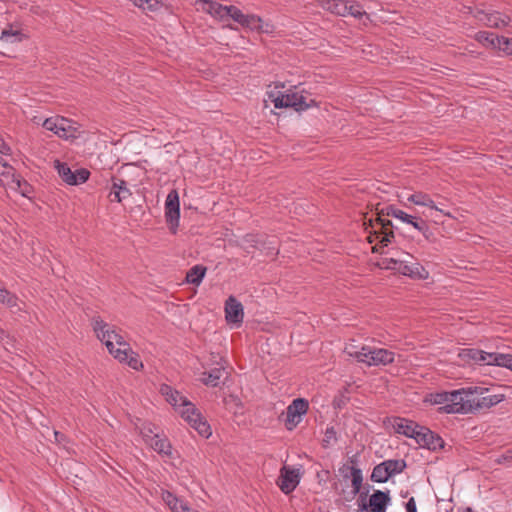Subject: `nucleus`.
I'll return each instance as SVG.
<instances>
[{
	"instance_id": "32",
	"label": "nucleus",
	"mask_w": 512,
	"mask_h": 512,
	"mask_svg": "<svg viewBox=\"0 0 512 512\" xmlns=\"http://www.w3.org/2000/svg\"><path fill=\"white\" fill-rule=\"evenodd\" d=\"M56 169L59 176L62 178L64 182L71 185L75 183L74 172L70 169V167L66 163H61L59 161L56 162Z\"/></svg>"
},
{
	"instance_id": "2",
	"label": "nucleus",
	"mask_w": 512,
	"mask_h": 512,
	"mask_svg": "<svg viewBox=\"0 0 512 512\" xmlns=\"http://www.w3.org/2000/svg\"><path fill=\"white\" fill-rule=\"evenodd\" d=\"M160 393L165 397L166 401L181 414V417L202 437L208 438L211 436L212 431L210 425L194 404L185 396L167 384L161 385Z\"/></svg>"
},
{
	"instance_id": "7",
	"label": "nucleus",
	"mask_w": 512,
	"mask_h": 512,
	"mask_svg": "<svg viewBox=\"0 0 512 512\" xmlns=\"http://www.w3.org/2000/svg\"><path fill=\"white\" fill-rule=\"evenodd\" d=\"M371 226L373 228V234L370 233L368 236V241L370 243L378 241L376 246L373 247V251L378 252V245H381V247H386L391 242V239L394 237L391 228L394 226L390 220L383 219L381 217H378L376 219V224H371Z\"/></svg>"
},
{
	"instance_id": "18",
	"label": "nucleus",
	"mask_w": 512,
	"mask_h": 512,
	"mask_svg": "<svg viewBox=\"0 0 512 512\" xmlns=\"http://www.w3.org/2000/svg\"><path fill=\"white\" fill-rule=\"evenodd\" d=\"M389 422L396 433L416 439V425L413 421L402 417H393Z\"/></svg>"
},
{
	"instance_id": "4",
	"label": "nucleus",
	"mask_w": 512,
	"mask_h": 512,
	"mask_svg": "<svg viewBox=\"0 0 512 512\" xmlns=\"http://www.w3.org/2000/svg\"><path fill=\"white\" fill-rule=\"evenodd\" d=\"M345 350L349 356L369 366L387 365L394 360V353L387 349L363 346L360 350H355L354 347L351 346L346 347Z\"/></svg>"
},
{
	"instance_id": "40",
	"label": "nucleus",
	"mask_w": 512,
	"mask_h": 512,
	"mask_svg": "<svg viewBox=\"0 0 512 512\" xmlns=\"http://www.w3.org/2000/svg\"><path fill=\"white\" fill-rule=\"evenodd\" d=\"M495 461L499 464L503 465H512V448H509L505 451H503L496 459Z\"/></svg>"
},
{
	"instance_id": "10",
	"label": "nucleus",
	"mask_w": 512,
	"mask_h": 512,
	"mask_svg": "<svg viewBox=\"0 0 512 512\" xmlns=\"http://www.w3.org/2000/svg\"><path fill=\"white\" fill-rule=\"evenodd\" d=\"M406 468L403 459H388L374 467L370 480H389Z\"/></svg>"
},
{
	"instance_id": "46",
	"label": "nucleus",
	"mask_w": 512,
	"mask_h": 512,
	"mask_svg": "<svg viewBox=\"0 0 512 512\" xmlns=\"http://www.w3.org/2000/svg\"><path fill=\"white\" fill-rule=\"evenodd\" d=\"M407 512H416V502L413 497H411L406 504Z\"/></svg>"
},
{
	"instance_id": "20",
	"label": "nucleus",
	"mask_w": 512,
	"mask_h": 512,
	"mask_svg": "<svg viewBox=\"0 0 512 512\" xmlns=\"http://www.w3.org/2000/svg\"><path fill=\"white\" fill-rule=\"evenodd\" d=\"M161 497L172 512H197L192 510L184 500L167 490L162 491Z\"/></svg>"
},
{
	"instance_id": "42",
	"label": "nucleus",
	"mask_w": 512,
	"mask_h": 512,
	"mask_svg": "<svg viewBox=\"0 0 512 512\" xmlns=\"http://www.w3.org/2000/svg\"><path fill=\"white\" fill-rule=\"evenodd\" d=\"M279 484V488L281 489V491L285 494H289L291 492H293L297 485L299 484V482H277Z\"/></svg>"
},
{
	"instance_id": "9",
	"label": "nucleus",
	"mask_w": 512,
	"mask_h": 512,
	"mask_svg": "<svg viewBox=\"0 0 512 512\" xmlns=\"http://www.w3.org/2000/svg\"><path fill=\"white\" fill-rule=\"evenodd\" d=\"M390 502L389 492L376 490L366 502V496L361 494L357 499L360 512H386L388 503Z\"/></svg>"
},
{
	"instance_id": "33",
	"label": "nucleus",
	"mask_w": 512,
	"mask_h": 512,
	"mask_svg": "<svg viewBox=\"0 0 512 512\" xmlns=\"http://www.w3.org/2000/svg\"><path fill=\"white\" fill-rule=\"evenodd\" d=\"M498 36L493 33L482 31L477 33L476 40L486 47L496 48Z\"/></svg>"
},
{
	"instance_id": "22",
	"label": "nucleus",
	"mask_w": 512,
	"mask_h": 512,
	"mask_svg": "<svg viewBox=\"0 0 512 512\" xmlns=\"http://www.w3.org/2000/svg\"><path fill=\"white\" fill-rule=\"evenodd\" d=\"M417 205L418 207L421 206L424 208V210L421 212L418 210V214H422L426 218L430 217L434 222H438L440 215L442 214V210L435 207L431 200H429L426 196L418 195Z\"/></svg>"
},
{
	"instance_id": "3",
	"label": "nucleus",
	"mask_w": 512,
	"mask_h": 512,
	"mask_svg": "<svg viewBox=\"0 0 512 512\" xmlns=\"http://www.w3.org/2000/svg\"><path fill=\"white\" fill-rule=\"evenodd\" d=\"M488 388L483 386H469L450 392L447 406L439 407L448 414H468L476 412V395H484Z\"/></svg>"
},
{
	"instance_id": "13",
	"label": "nucleus",
	"mask_w": 512,
	"mask_h": 512,
	"mask_svg": "<svg viewBox=\"0 0 512 512\" xmlns=\"http://www.w3.org/2000/svg\"><path fill=\"white\" fill-rule=\"evenodd\" d=\"M309 403L304 398H297L286 409L285 425L288 430H293L307 413Z\"/></svg>"
},
{
	"instance_id": "36",
	"label": "nucleus",
	"mask_w": 512,
	"mask_h": 512,
	"mask_svg": "<svg viewBox=\"0 0 512 512\" xmlns=\"http://www.w3.org/2000/svg\"><path fill=\"white\" fill-rule=\"evenodd\" d=\"M301 471L298 468H288L284 466L281 469V475L279 480H298L301 478Z\"/></svg>"
},
{
	"instance_id": "5",
	"label": "nucleus",
	"mask_w": 512,
	"mask_h": 512,
	"mask_svg": "<svg viewBox=\"0 0 512 512\" xmlns=\"http://www.w3.org/2000/svg\"><path fill=\"white\" fill-rule=\"evenodd\" d=\"M41 125L46 130L53 132L59 138L65 140L76 138L79 134V125L61 116L46 118L42 121Z\"/></svg>"
},
{
	"instance_id": "16",
	"label": "nucleus",
	"mask_w": 512,
	"mask_h": 512,
	"mask_svg": "<svg viewBox=\"0 0 512 512\" xmlns=\"http://www.w3.org/2000/svg\"><path fill=\"white\" fill-rule=\"evenodd\" d=\"M8 154H0V183L8 188H20V179L15 175V169L4 160V156Z\"/></svg>"
},
{
	"instance_id": "43",
	"label": "nucleus",
	"mask_w": 512,
	"mask_h": 512,
	"mask_svg": "<svg viewBox=\"0 0 512 512\" xmlns=\"http://www.w3.org/2000/svg\"><path fill=\"white\" fill-rule=\"evenodd\" d=\"M333 441H336V431L334 427H327L325 430L323 442L325 445H328Z\"/></svg>"
},
{
	"instance_id": "38",
	"label": "nucleus",
	"mask_w": 512,
	"mask_h": 512,
	"mask_svg": "<svg viewBox=\"0 0 512 512\" xmlns=\"http://www.w3.org/2000/svg\"><path fill=\"white\" fill-rule=\"evenodd\" d=\"M495 49H499L505 53L512 54V39L499 37Z\"/></svg>"
},
{
	"instance_id": "25",
	"label": "nucleus",
	"mask_w": 512,
	"mask_h": 512,
	"mask_svg": "<svg viewBox=\"0 0 512 512\" xmlns=\"http://www.w3.org/2000/svg\"><path fill=\"white\" fill-rule=\"evenodd\" d=\"M26 38L21 29L9 26L2 30L0 41L7 44L20 43Z\"/></svg>"
},
{
	"instance_id": "34",
	"label": "nucleus",
	"mask_w": 512,
	"mask_h": 512,
	"mask_svg": "<svg viewBox=\"0 0 512 512\" xmlns=\"http://www.w3.org/2000/svg\"><path fill=\"white\" fill-rule=\"evenodd\" d=\"M262 19L254 14H246L242 22L243 27L251 30H260L262 28Z\"/></svg>"
},
{
	"instance_id": "31",
	"label": "nucleus",
	"mask_w": 512,
	"mask_h": 512,
	"mask_svg": "<svg viewBox=\"0 0 512 512\" xmlns=\"http://www.w3.org/2000/svg\"><path fill=\"white\" fill-rule=\"evenodd\" d=\"M206 273V268L202 265L193 266L186 274V281L188 283L199 285Z\"/></svg>"
},
{
	"instance_id": "45",
	"label": "nucleus",
	"mask_w": 512,
	"mask_h": 512,
	"mask_svg": "<svg viewBox=\"0 0 512 512\" xmlns=\"http://www.w3.org/2000/svg\"><path fill=\"white\" fill-rule=\"evenodd\" d=\"M14 190H19V192L23 195V196H27V193L29 192L30 190V186L24 181L22 183V181L20 180V188L16 187V188H13Z\"/></svg>"
},
{
	"instance_id": "37",
	"label": "nucleus",
	"mask_w": 512,
	"mask_h": 512,
	"mask_svg": "<svg viewBox=\"0 0 512 512\" xmlns=\"http://www.w3.org/2000/svg\"><path fill=\"white\" fill-rule=\"evenodd\" d=\"M246 14H244L239 8L234 5H229L228 19H232L238 24L242 25Z\"/></svg>"
},
{
	"instance_id": "26",
	"label": "nucleus",
	"mask_w": 512,
	"mask_h": 512,
	"mask_svg": "<svg viewBox=\"0 0 512 512\" xmlns=\"http://www.w3.org/2000/svg\"><path fill=\"white\" fill-rule=\"evenodd\" d=\"M458 364L472 365L479 363V350L475 348H462L457 354Z\"/></svg>"
},
{
	"instance_id": "50",
	"label": "nucleus",
	"mask_w": 512,
	"mask_h": 512,
	"mask_svg": "<svg viewBox=\"0 0 512 512\" xmlns=\"http://www.w3.org/2000/svg\"><path fill=\"white\" fill-rule=\"evenodd\" d=\"M363 482H352L353 491L355 493L359 492Z\"/></svg>"
},
{
	"instance_id": "12",
	"label": "nucleus",
	"mask_w": 512,
	"mask_h": 512,
	"mask_svg": "<svg viewBox=\"0 0 512 512\" xmlns=\"http://www.w3.org/2000/svg\"><path fill=\"white\" fill-rule=\"evenodd\" d=\"M212 358L216 366L204 371L200 380L206 386L217 387L222 379L227 377L228 372L226 362L221 357L212 356Z\"/></svg>"
},
{
	"instance_id": "29",
	"label": "nucleus",
	"mask_w": 512,
	"mask_h": 512,
	"mask_svg": "<svg viewBox=\"0 0 512 512\" xmlns=\"http://www.w3.org/2000/svg\"><path fill=\"white\" fill-rule=\"evenodd\" d=\"M479 363L484 365H494L499 366L503 359H505L504 353H495V352H485L483 350H479Z\"/></svg>"
},
{
	"instance_id": "30",
	"label": "nucleus",
	"mask_w": 512,
	"mask_h": 512,
	"mask_svg": "<svg viewBox=\"0 0 512 512\" xmlns=\"http://www.w3.org/2000/svg\"><path fill=\"white\" fill-rule=\"evenodd\" d=\"M450 399V392H436L427 394L423 403L429 405L447 406Z\"/></svg>"
},
{
	"instance_id": "19",
	"label": "nucleus",
	"mask_w": 512,
	"mask_h": 512,
	"mask_svg": "<svg viewBox=\"0 0 512 512\" xmlns=\"http://www.w3.org/2000/svg\"><path fill=\"white\" fill-rule=\"evenodd\" d=\"M476 18L488 27H504L507 25L508 18L499 12H484L480 11L477 13Z\"/></svg>"
},
{
	"instance_id": "41",
	"label": "nucleus",
	"mask_w": 512,
	"mask_h": 512,
	"mask_svg": "<svg viewBox=\"0 0 512 512\" xmlns=\"http://www.w3.org/2000/svg\"><path fill=\"white\" fill-rule=\"evenodd\" d=\"M89 171L86 169H78L74 172L75 183L71 185H79L85 183L89 178Z\"/></svg>"
},
{
	"instance_id": "48",
	"label": "nucleus",
	"mask_w": 512,
	"mask_h": 512,
	"mask_svg": "<svg viewBox=\"0 0 512 512\" xmlns=\"http://www.w3.org/2000/svg\"><path fill=\"white\" fill-rule=\"evenodd\" d=\"M402 273H403L404 275L412 276V275H413V273H414V270H413V268H412V267H410V266H408V265H405V266L403 267Z\"/></svg>"
},
{
	"instance_id": "14",
	"label": "nucleus",
	"mask_w": 512,
	"mask_h": 512,
	"mask_svg": "<svg viewBox=\"0 0 512 512\" xmlns=\"http://www.w3.org/2000/svg\"><path fill=\"white\" fill-rule=\"evenodd\" d=\"M225 319L229 325L239 327L244 319V308L234 296H229L225 301Z\"/></svg>"
},
{
	"instance_id": "52",
	"label": "nucleus",
	"mask_w": 512,
	"mask_h": 512,
	"mask_svg": "<svg viewBox=\"0 0 512 512\" xmlns=\"http://www.w3.org/2000/svg\"><path fill=\"white\" fill-rule=\"evenodd\" d=\"M414 197H415L414 195H411V196L409 197V200L414 201Z\"/></svg>"
},
{
	"instance_id": "1",
	"label": "nucleus",
	"mask_w": 512,
	"mask_h": 512,
	"mask_svg": "<svg viewBox=\"0 0 512 512\" xmlns=\"http://www.w3.org/2000/svg\"><path fill=\"white\" fill-rule=\"evenodd\" d=\"M92 327L97 338L106 346L108 352L118 362L136 371L143 368V363L138 353L132 350L130 344L115 326L108 324L100 317H94L92 319Z\"/></svg>"
},
{
	"instance_id": "39",
	"label": "nucleus",
	"mask_w": 512,
	"mask_h": 512,
	"mask_svg": "<svg viewBox=\"0 0 512 512\" xmlns=\"http://www.w3.org/2000/svg\"><path fill=\"white\" fill-rule=\"evenodd\" d=\"M17 298L6 289H0V302L12 307L16 305Z\"/></svg>"
},
{
	"instance_id": "51",
	"label": "nucleus",
	"mask_w": 512,
	"mask_h": 512,
	"mask_svg": "<svg viewBox=\"0 0 512 512\" xmlns=\"http://www.w3.org/2000/svg\"><path fill=\"white\" fill-rule=\"evenodd\" d=\"M54 435H55L56 441H61V439L63 438V435L58 431H55Z\"/></svg>"
},
{
	"instance_id": "47",
	"label": "nucleus",
	"mask_w": 512,
	"mask_h": 512,
	"mask_svg": "<svg viewBox=\"0 0 512 512\" xmlns=\"http://www.w3.org/2000/svg\"><path fill=\"white\" fill-rule=\"evenodd\" d=\"M10 147L5 144L2 138H0V154H9Z\"/></svg>"
},
{
	"instance_id": "49",
	"label": "nucleus",
	"mask_w": 512,
	"mask_h": 512,
	"mask_svg": "<svg viewBox=\"0 0 512 512\" xmlns=\"http://www.w3.org/2000/svg\"><path fill=\"white\" fill-rule=\"evenodd\" d=\"M428 275L429 273L424 268L421 271L418 269V279H427Z\"/></svg>"
},
{
	"instance_id": "11",
	"label": "nucleus",
	"mask_w": 512,
	"mask_h": 512,
	"mask_svg": "<svg viewBox=\"0 0 512 512\" xmlns=\"http://www.w3.org/2000/svg\"><path fill=\"white\" fill-rule=\"evenodd\" d=\"M165 218L172 233H176L179 226L180 202L176 190H171L165 200Z\"/></svg>"
},
{
	"instance_id": "27",
	"label": "nucleus",
	"mask_w": 512,
	"mask_h": 512,
	"mask_svg": "<svg viewBox=\"0 0 512 512\" xmlns=\"http://www.w3.org/2000/svg\"><path fill=\"white\" fill-rule=\"evenodd\" d=\"M481 396L482 397H479V398L476 397V401H475L476 411L483 409V408L493 407L505 399L504 394H492V395H487V396H483V395H481Z\"/></svg>"
},
{
	"instance_id": "28",
	"label": "nucleus",
	"mask_w": 512,
	"mask_h": 512,
	"mask_svg": "<svg viewBox=\"0 0 512 512\" xmlns=\"http://www.w3.org/2000/svg\"><path fill=\"white\" fill-rule=\"evenodd\" d=\"M387 215L393 216L396 220L403 224L410 225L414 228H416V217L406 213L405 211L396 208V207H389L387 209Z\"/></svg>"
},
{
	"instance_id": "17",
	"label": "nucleus",
	"mask_w": 512,
	"mask_h": 512,
	"mask_svg": "<svg viewBox=\"0 0 512 512\" xmlns=\"http://www.w3.org/2000/svg\"><path fill=\"white\" fill-rule=\"evenodd\" d=\"M199 5L204 12L210 14L213 18L219 21L228 20L229 6L212 0H200Z\"/></svg>"
},
{
	"instance_id": "8",
	"label": "nucleus",
	"mask_w": 512,
	"mask_h": 512,
	"mask_svg": "<svg viewBox=\"0 0 512 512\" xmlns=\"http://www.w3.org/2000/svg\"><path fill=\"white\" fill-rule=\"evenodd\" d=\"M144 441L163 458H173V448L165 436L154 433L149 427L141 431Z\"/></svg>"
},
{
	"instance_id": "44",
	"label": "nucleus",
	"mask_w": 512,
	"mask_h": 512,
	"mask_svg": "<svg viewBox=\"0 0 512 512\" xmlns=\"http://www.w3.org/2000/svg\"><path fill=\"white\" fill-rule=\"evenodd\" d=\"M500 367H504L512 371V354H505V359L500 363Z\"/></svg>"
},
{
	"instance_id": "24",
	"label": "nucleus",
	"mask_w": 512,
	"mask_h": 512,
	"mask_svg": "<svg viewBox=\"0 0 512 512\" xmlns=\"http://www.w3.org/2000/svg\"><path fill=\"white\" fill-rule=\"evenodd\" d=\"M113 196L112 201L122 202L124 199L131 195L130 190L127 187V183L123 179H113V185L110 192Z\"/></svg>"
},
{
	"instance_id": "23",
	"label": "nucleus",
	"mask_w": 512,
	"mask_h": 512,
	"mask_svg": "<svg viewBox=\"0 0 512 512\" xmlns=\"http://www.w3.org/2000/svg\"><path fill=\"white\" fill-rule=\"evenodd\" d=\"M317 3L323 9L342 17L347 16L345 0H317Z\"/></svg>"
},
{
	"instance_id": "15",
	"label": "nucleus",
	"mask_w": 512,
	"mask_h": 512,
	"mask_svg": "<svg viewBox=\"0 0 512 512\" xmlns=\"http://www.w3.org/2000/svg\"><path fill=\"white\" fill-rule=\"evenodd\" d=\"M444 441L440 436L426 427L418 426V448L436 451L443 448Z\"/></svg>"
},
{
	"instance_id": "6",
	"label": "nucleus",
	"mask_w": 512,
	"mask_h": 512,
	"mask_svg": "<svg viewBox=\"0 0 512 512\" xmlns=\"http://www.w3.org/2000/svg\"><path fill=\"white\" fill-rule=\"evenodd\" d=\"M269 100L275 108H294L296 111L305 110L309 105L305 102V97L297 92L282 93L270 91L267 93Z\"/></svg>"
},
{
	"instance_id": "35",
	"label": "nucleus",
	"mask_w": 512,
	"mask_h": 512,
	"mask_svg": "<svg viewBox=\"0 0 512 512\" xmlns=\"http://www.w3.org/2000/svg\"><path fill=\"white\" fill-rule=\"evenodd\" d=\"M347 16H352L354 18L360 19L363 16H366V12L363 10L362 6L358 2L348 3L346 5Z\"/></svg>"
},
{
	"instance_id": "21",
	"label": "nucleus",
	"mask_w": 512,
	"mask_h": 512,
	"mask_svg": "<svg viewBox=\"0 0 512 512\" xmlns=\"http://www.w3.org/2000/svg\"><path fill=\"white\" fill-rule=\"evenodd\" d=\"M339 472L344 480H363L362 471L354 457L348 458L346 463L339 469Z\"/></svg>"
}]
</instances>
